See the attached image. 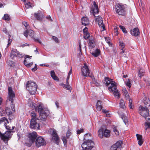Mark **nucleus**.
Returning <instances> with one entry per match:
<instances>
[{
	"label": "nucleus",
	"instance_id": "nucleus-1",
	"mask_svg": "<svg viewBox=\"0 0 150 150\" xmlns=\"http://www.w3.org/2000/svg\"><path fill=\"white\" fill-rule=\"evenodd\" d=\"M28 104L32 109H35L36 111L39 112L40 120L41 121L45 122L43 123L44 125H46L47 122L45 121L47 117L49 114V111L45 109H44L41 104H40L36 106V104L33 102L30 99L28 100Z\"/></svg>",
	"mask_w": 150,
	"mask_h": 150
},
{
	"label": "nucleus",
	"instance_id": "nucleus-2",
	"mask_svg": "<svg viewBox=\"0 0 150 150\" xmlns=\"http://www.w3.org/2000/svg\"><path fill=\"white\" fill-rule=\"evenodd\" d=\"M104 83H105L106 86L108 87L109 91L113 92L114 96L119 98V93L118 90L117 89L116 83L112 79L108 77L105 78Z\"/></svg>",
	"mask_w": 150,
	"mask_h": 150
},
{
	"label": "nucleus",
	"instance_id": "nucleus-3",
	"mask_svg": "<svg viewBox=\"0 0 150 150\" xmlns=\"http://www.w3.org/2000/svg\"><path fill=\"white\" fill-rule=\"evenodd\" d=\"M38 86L35 82L28 81L26 85V88L31 95L35 94L37 91Z\"/></svg>",
	"mask_w": 150,
	"mask_h": 150
},
{
	"label": "nucleus",
	"instance_id": "nucleus-4",
	"mask_svg": "<svg viewBox=\"0 0 150 150\" xmlns=\"http://www.w3.org/2000/svg\"><path fill=\"white\" fill-rule=\"evenodd\" d=\"M115 11L119 15L124 16L125 14V7L124 5L117 4L115 6Z\"/></svg>",
	"mask_w": 150,
	"mask_h": 150
},
{
	"label": "nucleus",
	"instance_id": "nucleus-5",
	"mask_svg": "<svg viewBox=\"0 0 150 150\" xmlns=\"http://www.w3.org/2000/svg\"><path fill=\"white\" fill-rule=\"evenodd\" d=\"M94 143L89 139L84 141L81 145L83 150H91L93 147Z\"/></svg>",
	"mask_w": 150,
	"mask_h": 150
},
{
	"label": "nucleus",
	"instance_id": "nucleus-6",
	"mask_svg": "<svg viewBox=\"0 0 150 150\" xmlns=\"http://www.w3.org/2000/svg\"><path fill=\"white\" fill-rule=\"evenodd\" d=\"M138 112L141 115L145 118H146L149 114V109L147 106H146L145 108L142 105H140L139 107Z\"/></svg>",
	"mask_w": 150,
	"mask_h": 150
},
{
	"label": "nucleus",
	"instance_id": "nucleus-7",
	"mask_svg": "<svg viewBox=\"0 0 150 150\" xmlns=\"http://www.w3.org/2000/svg\"><path fill=\"white\" fill-rule=\"evenodd\" d=\"M15 97V93L13 90L12 88L11 87L8 86V96L7 98L6 101H11L13 103V99Z\"/></svg>",
	"mask_w": 150,
	"mask_h": 150
},
{
	"label": "nucleus",
	"instance_id": "nucleus-8",
	"mask_svg": "<svg viewBox=\"0 0 150 150\" xmlns=\"http://www.w3.org/2000/svg\"><path fill=\"white\" fill-rule=\"evenodd\" d=\"M13 132L11 130L6 132L5 133L3 134L2 137L1 138V139L3 140L6 144H7L8 143V140L11 136L12 134V133Z\"/></svg>",
	"mask_w": 150,
	"mask_h": 150
},
{
	"label": "nucleus",
	"instance_id": "nucleus-9",
	"mask_svg": "<svg viewBox=\"0 0 150 150\" xmlns=\"http://www.w3.org/2000/svg\"><path fill=\"white\" fill-rule=\"evenodd\" d=\"M24 56L23 54L22 53L16 49H13L10 54V57L12 59H14L15 57H17L18 58H21Z\"/></svg>",
	"mask_w": 150,
	"mask_h": 150
},
{
	"label": "nucleus",
	"instance_id": "nucleus-10",
	"mask_svg": "<svg viewBox=\"0 0 150 150\" xmlns=\"http://www.w3.org/2000/svg\"><path fill=\"white\" fill-rule=\"evenodd\" d=\"M24 35L26 37H27L28 35L31 37V38H33L35 41L38 42L39 43H41V42L39 40L37 39H35L34 37V32L32 30H28L27 29L24 33Z\"/></svg>",
	"mask_w": 150,
	"mask_h": 150
},
{
	"label": "nucleus",
	"instance_id": "nucleus-11",
	"mask_svg": "<svg viewBox=\"0 0 150 150\" xmlns=\"http://www.w3.org/2000/svg\"><path fill=\"white\" fill-rule=\"evenodd\" d=\"M81 71L82 74L84 76H91L89 75V70L86 64H84V66L81 68Z\"/></svg>",
	"mask_w": 150,
	"mask_h": 150
},
{
	"label": "nucleus",
	"instance_id": "nucleus-12",
	"mask_svg": "<svg viewBox=\"0 0 150 150\" xmlns=\"http://www.w3.org/2000/svg\"><path fill=\"white\" fill-rule=\"evenodd\" d=\"M35 144L37 147H39L45 145L46 142L44 139L42 137L40 136L36 139Z\"/></svg>",
	"mask_w": 150,
	"mask_h": 150
},
{
	"label": "nucleus",
	"instance_id": "nucleus-13",
	"mask_svg": "<svg viewBox=\"0 0 150 150\" xmlns=\"http://www.w3.org/2000/svg\"><path fill=\"white\" fill-rule=\"evenodd\" d=\"M48 132L52 136V139L57 143L58 141L59 137L56 131L54 129H50Z\"/></svg>",
	"mask_w": 150,
	"mask_h": 150
},
{
	"label": "nucleus",
	"instance_id": "nucleus-14",
	"mask_svg": "<svg viewBox=\"0 0 150 150\" xmlns=\"http://www.w3.org/2000/svg\"><path fill=\"white\" fill-rule=\"evenodd\" d=\"M122 142L121 141L117 142L111 146L110 150H120L122 147Z\"/></svg>",
	"mask_w": 150,
	"mask_h": 150
},
{
	"label": "nucleus",
	"instance_id": "nucleus-15",
	"mask_svg": "<svg viewBox=\"0 0 150 150\" xmlns=\"http://www.w3.org/2000/svg\"><path fill=\"white\" fill-rule=\"evenodd\" d=\"M95 21L96 22L98 23V25L100 27H102L103 29L102 31L104 30H105V26L103 24V19L100 16H97V18L95 19Z\"/></svg>",
	"mask_w": 150,
	"mask_h": 150
},
{
	"label": "nucleus",
	"instance_id": "nucleus-16",
	"mask_svg": "<svg viewBox=\"0 0 150 150\" xmlns=\"http://www.w3.org/2000/svg\"><path fill=\"white\" fill-rule=\"evenodd\" d=\"M37 136V133L35 132L29 133L28 135L29 141L30 142L32 143H33L35 142Z\"/></svg>",
	"mask_w": 150,
	"mask_h": 150
},
{
	"label": "nucleus",
	"instance_id": "nucleus-17",
	"mask_svg": "<svg viewBox=\"0 0 150 150\" xmlns=\"http://www.w3.org/2000/svg\"><path fill=\"white\" fill-rule=\"evenodd\" d=\"M91 12L93 13L94 16L98 13V6L96 4L95 1L93 2V5L91 10Z\"/></svg>",
	"mask_w": 150,
	"mask_h": 150
},
{
	"label": "nucleus",
	"instance_id": "nucleus-18",
	"mask_svg": "<svg viewBox=\"0 0 150 150\" xmlns=\"http://www.w3.org/2000/svg\"><path fill=\"white\" fill-rule=\"evenodd\" d=\"M37 120L31 119L30 125V127L31 128L36 129H39L40 125L39 123H38L36 122Z\"/></svg>",
	"mask_w": 150,
	"mask_h": 150
},
{
	"label": "nucleus",
	"instance_id": "nucleus-19",
	"mask_svg": "<svg viewBox=\"0 0 150 150\" xmlns=\"http://www.w3.org/2000/svg\"><path fill=\"white\" fill-rule=\"evenodd\" d=\"M32 56L29 57L28 55L25 56V59L24 63V64L27 67H29L33 64V62H29L30 59L29 58L30 57H31Z\"/></svg>",
	"mask_w": 150,
	"mask_h": 150
},
{
	"label": "nucleus",
	"instance_id": "nucleus-20",
	"mask_svg": "<svg viewBox=\"0 0 150 150\" xmlns=\"http://www.w3.org/2000/svg\"><path fill=\"white\" fill-rule=\"evenodd\" d=\"M131 35L134 36H137L138 35L140 32L138 28H136L131 30Z\"/></svg>",
	"mask_w": 150,
	"mask_h": 150
},
{
	"label": "nucleus",
	"instance_id": "nucleus-21",
	"mask_svg": "<svg viewBox=\"0 0 150 150\" xmlns=\"http://www.w3.org/2000/svg\"><path fill=\"white\" fill-rule=\"evenodd\" d=\"M35 16L37 20H41L43 18V14L40 11H38V13H35Z\"/></svg>",
	"mask_w": 150,
	"mask_h": 150
},
{
	"label": "nucleus",
	"instance_id": "nucleus-22",
	"mask_svg": "<svg viewBox=\"0 0 150 150\" xmlns=\"http://www.w3.org/2000/svg\"><path fill=\"white\" fill-rule=\"evenodd\" d=\"M136 136L137 140H138V144L140 146H141L143 143L142 136L138 134H137Z\"/></svg>",
	"mask_w": 150,
	"mask_h": 150
},
{
	"label": "nucleus",
	"instance_id": "nucleus-23",
	"mask_svg": "<svg viewBox=\"0 0 150 150\" xmlns=\"http://www.w3.org/2000/svg\"><path fill=\"white\" fill-rule=\"evenodd\" d=\"M81 22L82 24L85 26L88 25L89 23V21L88 18L83 17L81 18Z\"/></svg>",
	"mask_w": 150,
	"mask_h": 150
},
{
	"label": "nucleus",
	"instance_id": "nucleus-24",
	"mask_svg": "<svg viewBox=\"0 0 150 150\" xmlns=\"http://www.w3.org/2000/svg\"><path fill=\"white\" fill-rule=\"evenodd\" d=\"M4 122V125L6 128L8 130H11V129H10L9 128H8V127L6 126V122H8V120L5 117H3L1 118L0 119V124L2 122Z\"/></svg>",
	"mask_w": 150,
	"mask_h": 150
},
{
	"label": "nucleus",
	"instance_id": "nucleus-25",
	"mask_svg": "<svg viewBox=\"0 0 150 150\" xmlns=\"http://www.w3.org/2000/svg\"><path fill=\"white\" fill-rule=\"evenodd\" d=\"M91 54L94 57H97L100 54V50L98 49H96L95 50L93 51L91 53Z\"/></svg>",
	"mask_w": 150,
	"mask_h": 150
},
{
	"label": "nucleus",
	"instance_id": "nucleus-26",
	"mask_svg": "<svg viewBox=\"0 0 150 150\" xmlns=\"http://www.w3.org/2000/svg\"><path fill=\"white\" fill-rule=\"evenodd\" d=\"M98 134L99 137L100 138H102L104 135L103 129L102 127L98 130Z\"/></svg>",
	"mask_w": 150,
	"mask_h": 150
},
{
	"label": "nucleus",
	"instance_id": "nucleus-27",
	"mask_svg": "<svg viewBox=\"0 0 150 150\" xmlns=\"http://www.w3.org/2000/svg\"><path fill=\"white\" fill-rule=\"evenodd\" d=\"M89 46L91 48H93L95 47V44L94 40L92 39H89Z\"/></svg>",
	"mask_w": 150,
	"mask_h": 150
},
{
	"label": "nucleus",
	"instance_id": "nucleus-28",
	"mask_svg": "<svg viewBox=\"0 0 150 150\" xmlns=\"http://www.w3.org/2000/svg\"><path fill=\"white\" fill-rule=\"evenodd\" d=\"M30 116L32 117L31 119H33V120H38L39 119L37 117L36 113L34 112H32L30 113Z\"/></svg>",
	"mask_w": 150,
	"mask_h": 150
},
{
	"label": "nucleus",
	"instance_id": "nucleus-29",
	"mask_svg": "<svg viewBox=\"0 0 150 150\" xmlns=\"http://www.w3.org/2000/svg\"><path fill=\"white\" fill-rule=\"evenodd\" d=\"M50 74L51 76L54 80L56 81L58 80V78L55 75V73L54 71H51Z\"/></svg>",
	"mask_w": 150,
	"mask_h": 150
},
{
	"label": "nucleus",
	"instance_id": "nucleus-30",
	"mask_svg": "<svg viewBox=\"0 0 150 150\" xmlns=\"http://www.w3.org/2000/svg\"><path fill=\"white\" fill-rule=\"evenodd\" d=\"M110 130L105 129L104 132V135L106 137H108L110 136Z\"/></svg>",
	"mask_w": 150,
	"mask_h": 150
},
{
	"label": "nucleus",
	"instance_id": "nucleus-31",
	"mask_svg": "<svg viewBox=\"0 0 150 150\" xmlns=\"http://www.w3.org/2000/svg\"><path fill=\"white\" fill-rule=\"evenodd\" d=\"M144 69L141 68L140 69L138 73V75L139 76L141 77L143 76L144 75Z\"/></svg>",
	"mask_w": 150,
	"mask_h": 150
},
{
	"label": "nucleus",
	"instance_id": "nucleus-32",
	"mask_svg": "<svg viewBox=\"0 0 150 150\" xmlns=\"http://www.w3.org/2000/svg\"><path fill=\"white\" fill-rule=\"evenodd\" d=\"M120 108L124 109L125 107L124 101L122 100L121 99L120 103Z\"/></svg>",
	"mask_w": 150,
	"mask_h": 150
},
{
	"label": "nucleus",
	"instance_id": "nucleus-33",
	"mask_svg": "<svg viewBox=\"0 0 150 150\" xmlns=\"http://www.w3.org/2000/svg\"><path fill=\"white\" fill-rule=\"evenodd\" d=\"M121 118L123 120V122L125 125L128 122V120L127 117L124 115H122Z\"/></svg>",
	"mask_w": 150,
	"mask_h": 150
},
{
	"label": "nucleus",
	"instance_id": "nucleus-34",
	"mask_svg": "<svg viewBox=\"0 0 150 150\" xmlns=\"http://www.w3.org/2000/svg\"><path fill=\"white\" fill-rule=\"evenodd\" d=\"M2 19L5 21H9L10 20V18L8 14H5L2 17Z\"/></svg>",
	"mask_w": 150,
	"mask_h": 150
},
{
	"label": "nucleus",
	"instance_id": "nucleus-35",
	"mask_svg": "<svg viewBox=\"0 0 150 150\" xmlns=\"http://www.w3.org/2000/svg\"><path fill=\"white\" fill-rule=\"evenodd\" d=\"M61 85L62 86L68 90H71V88L69 84H65L63 83L61 84Z\"/></svg>",
	"mask_w": 150,
	"mask_h": 150
},
{
	"label": "nucleus",
	"instance_id": "nucleus-36",
	"mask_svg": "<svg viewBox=\"0 0 150 150\" xmlns=\"http://www.w3.org/2000/svg\"><path fill=\"white\" fill-rule=\"evenodd\" d=\"M123 92L125 97L128 99L129 98V96L127 90L125 89H124L123 90Z\"/></svg>",
	"mask_w": 150,
	"mask_h": 150
},
{
	"label": "nucleus",
	"instance_id": "nucleus-37",
	"mask_svg": "<svg viewBox=\"0 0 150 150\" xmlns=\"http://www.w3.org/2000/svg\"><path fill=\"white\" fill-rule=\"evenodd\" d=\"M5 111L6 114L8 115H9L12 114V112L10 111V109L8 108H6Z\"/></svg>",
	"mask_w": 150,
	"mask_h": 150
},
{
	"label": "nucleus",
	"instance_id": "nucleus-38",
	"mask_svg": "<svg viewBox=\"0 0 150 150\" xmlns=\"http://www.w3.org/2000/svg\"><path fill=\"white\" fill-rule=\"evenodd\" d=\"M2 101V99L1 97H0V105H1V103ZM4 110H3L2 109L0 106V115L1 116L3 115V112Z\"/></svg>",
	"mask_w": 150,
	"mask_h": 150
},
{
	"label": "nucleus",
	"instance_id": "nucleus-39",
	"mask_svg": "<svg viewBox=\"0 0 150 150\" xmlns=\"http://www.w3.org/2000/svg\"><path fill=\"white\" fill-rule=\"evenodd\" d=\"M129 107L130 109H133V107H134L133 105L132 104V101L131 99H129Z\"/></svg>",
	"mask_w": 150,
	"mask_h": 150
},
{
	"label": "nucleus",
	"instance_id": "nucleus-40",
	"mask_svg": "<svg viewBox=\"0 0 150 150\" xmlns=\"http://www.w3.org/2000/svg\"><path fill=\"white\" fill-rule=\"evenodd\" d=\"M84 34L83 37L85 39H87L90 37V34L89 33H85Z\"/></svg>",
	"mask_w": 150,
	"mask_h": 150
},
{
	"label": "nucleus",
	"instance_id": "nucleus-41",
	"mask_svg": "<svg viewBox=\"0 0 150 150\" xmlns=\"http://www.w3.org/2000/svg\"><path fill=\"white\" fill-rule=\"evenodd\" d=\"M149 102V100L148 98H145L144 100V104L146 106L148 104V103Z\"/></svg>",
	"mask_w": 150,
	"mask_h": 150
},
{
	"label": "nucleus",
	"instance_id": "nucleus-42",
	"mask_svg": "<svg viewBox=\"0 0 150 150\" xmlns=\"http://www.w3.org/2000/svg\"><path fill=\"white\" fill-rule=\"evenodd\" d=\"M120 28L122 30L124 33H127V31L126 30L125 28L123 26H120Z\"/></svg>",
	"mask_w": 150,
	"mask_h": 150
},
{
	"label": "nucleus",
	"instance_id": "nucleus-43",
	"mask_svg": "<svg viewBox=\"0 0 150 150\" xmlns=\"http://www.w3.org/2000/svg\"><path fill=\"white\" fill-rule=\"evenodd\" d=\"M125 82L126 85L129 88H130L131 86V84L129 80L128 79Z\"/></svg>",
	"mask_w": 150,
	"mask_h": 150
},
{
	"label": "nucleus",
	"instance_id": "nucleus-44",
	"mask_svg": "<svg viewBox=\"0 0 150 150\" xmlns=\"http://www.w3.org/2000/svg\"><path fill=\"white\" fill-rule=\"evenodd\" d=\"M25 6L27 8H28L30 7H32L30 3L29 2L25 4Z\"/></svg>",
	"mask_w": 150,
	"mask_h": 150
},
{
	"label": "nucleus",
	"instance_id": "nucleus-45",
	"mask_svg": "<svg viewBox=\"0 0 150 150\" xmlns=\"http://www.w3.org/2000/svg\"><path fill=\"white\" fill-rule=\"evenodd\" d=\"M91 136L90 134L89 133H87L84 135V139L86 140V139L88 140L87 139L88 137H89Z\"/></svg>",
	"mask_w": 150,
	"mask_h": 150
},
{
	"label": "nucleus",
	"instance_id": "nucleus-46",
	"mask_svg": "<svg viewBox=\"0 0 150 150\" xmlns=\"http://www.w3.org/2000/svg\"><path fill=\"white\" fill-rule=\"evenodd\" d=\"M62 139L64 143V145H66L67 144V140L66 137L65 136H63L62 137Z\"/></svg>",
	"mask_w": 150,
	"mask_h": 150
},
{
	"label": "nucleus",
	"instance_id": "nucleus-47",
	"mask_svg": "<svg viewBox=\"0 0 150 150\" xmlns=\"http://www.w3.org/2000/svg\"><path fill=\"white\" fill-rule=\"evenodd\" d=\"M145 126L146 127V130L147 128L150 127V122H147L145 123Z\"/></svg>",
	"mask_w": 150,
	"mask_h": 150
},
{
	"label": "nucleus",
	"instance_id": "nucleus-48",
	"mask_svg": "<svg viewBox=\"0 0 150 150\" xmlns=\"http://www.w3.org/2000/svg\"><path fill=\"white\" fill-rule=\"evenodd\" d=\"M113 131L115 133V134L118 135L119 134V131L117 130L116 127H114L113 129Z\"/></svg>",
	"mask_w": 150,
	"mask_h": 150
},
{
	"label": "nucleus",
	"instance_id": "nucleus-49",
	"mask_svg": "<svg viewBox=\"0 0 150 150\" xmlns=\"http://www.w3.org/2000/svg\"><path fill=\"white\" fill-rule=\"evenodd\" d=\"M23 24L25 26L26 29L29 28V26L27 22L25 21L23 22Z\"/></svg>",
	"mask_w": 150,
	"mask_h": 150
},
{
	"label": "nucleus",
	"instance_id": "nucleus-50",
	"mask_svg": "<svg viewBox=\"0 0 150 150\" xmlns=\"http://www.w3.org/2000/svg\"><path fill=\"white\" fill-rule=\"evenodd\" d=\"M102 106H96V110L97 111H100L102 108Z\"/></svg>",
	"mask_w": 150,
	"mask_h": 150
},
{
	"label": "nucleus",
	"instance_id": "nucleus-51",
	"mask_svg": "<svg viewBox=\"0 0 150 150\" xmlns=\"http://www.w3.org/2000/svg\"><path fill=\"white\" fill-rule=\"evenodd\" d=\"M83 129H78L77 131V134H79L83 132Z\"/></svg>",
	"mask_w": 150,
	"mask_h": 150
},
{
	"label": "nucleus",
	"instance_id": "nucleus-52",
	"mask_svg": "<svg viewBox=\"0 0 150 150\" xmlns=\"http://www.w3.org/2000/svg\"><path fill=\"white\" fill-rule=\"evenodd\" d=\"M8 36L9 39L8 40V42L7 44V47H8L9 46V44L11 43V42H12V40L10 39V38L11 37V35H9Z\"/></svg>",
	"mask_w": 150,
	"mask_h": 150
},
{
	"label": "nucleus",
	"instance_id": "nucleus-53",
	"mask_svg": "<svg viewBox=\"0 0 150 150\" xmlns=\"http://www.w3.org/2000/svg\"><path fill=\"white\" fill-rule=\"evenodd\" d=\"M52 38L56 42H59L58 39L56 37L53 36Z\"/></svg>",
	"mask_w": 150,
	"mask_h": 150
},
{
	"label": "nucleus",
	"instance_id": "nucleus-54",
	"mask_svg": "<svg viewBox=\"0 0 150 150\" xmlns=\"http://www.w3.org/2000/svg\"><path fill=\"white\" fill-rule=\"evenodd\" d=\"M96 106H102L101 105V102L100 100H98Z\"/></svg>",
	"mask_w": 150,
	"mask_h": 150
},
{
	"label": "nucleus",
	"instance_id": "nucleus-55",
	"mask_svg": "<svg viewBox=\"0 0 150 150\" xmlns=\"http://www.w3.org/2000/svg\"><path fill=\"white\" fill-rule=\"evenodd\" d=\"M105 40L106 42L108 44L110 43V40L109 38L105 37Z\"/></svg>",
	"mask_w": 150,
	"mask_h": 150
},
{
	"label": "nucleus",
	"instance_id": "nucleus-56",
	"mask_svg": "<svg viewBox=\"0 0 150 150\" xmlns=\"http://www.w3.org/2000/svg\"><path fill=\"white\" fill-rule=\"evenodd\" d=\"M83 33H88V28L87 27H85V28L83 29Z\"/></svg>",
	"mask_w": 150,
	"mask_h": 150
},
{
	"label": "nucleus",
	"instance_id": "nucleus-57",
	"mask_svg": "<svg viewBox=\"0 0 150 150\" xmlns=\"http://www.w3.org/2000/svg\"><path fill=\"white\" fill-rule=\"evenodd\" d=\"M37 69V65L35 64V67L33 68L32 69V71H35Z\"/></svg>",
	"mask_w": 150,
	"mask_h": 150
},
{
	"label": "nucleus",
	"instance_id": "nucleus-58",
	"mask_svg": "<svg viewBox=\"0 0 150 150\" xmlns=\"http://www.w3.org/2000/svg\"><path fill=\"white\" fill-rule=\"evenodd\" d=\"M119 45L120 46L122 47V48H124L125 47L124 44L123 42H120Z\"/></svg>",
	"mask_w": 150,
	"mask_h": 150
},
{
	"label": "nucleus",
	"instance_id": "nucleus-59",
	"mask_svg": "<svg viewBox=\"0 0 150 150\" xmlns=\"http://www.w3.org/2000/svg\"><path fill=\"white\" fill-rule=\"evenodd\" d=\"M79 48L78 49V50H79L80 52H81V44L80 42H79Z\"/></svg>",
	"mask_w": 150,
	"mask_h": 150
},
{
	"label": "nucleus",
	"instance_id": "nucleus-60",
	"mask_svg": "<svg viewBox=\"0 0 150 150\" xmlns=\"http://www.w3.org/2000/svg\"><path fill=\"white\" fill-rule=\"evenodd\" d=\"M70 133L71 132L70 131H68L67 132V133L66 136L67 138H68V137L70 135Z\"/></svg>",
	"mask_w": 150,
	"mask_h": 150
},
{
	"label": "nucleus",
	"instance_id": "nucleus-61",
	"mask_svg": "<svg viewBox=\"0 0 150 150\" xmlns=\"http://www.w3.org/2000/svg\"><path fill=\"white\" fill-rule=\"evenodd\" d=\"M108 111L106 110L103 109L102 110V112L105 113H107L108 112Z\"/></svg>",
	"mask_w": 150,
	"mask_h": 150
},
{
	"label": "nucleus",
	"instance_id": "nucleus-62",
	"mask_svg": "<svg viewBox=\"0 0 150 150\" xmlns=\"http://www.w3.org/2000/svg\"><path fill=\"white\" fill-rule=\"evenodd\" d=\"M11 108H12V110L13 111L14 110V105L13 104H12L11 105Z\"/></svg>",
	"mask_w": 150,
	"mask_h": 150
},
{
	"label": "nucleus",
	"instance_id": "nucleus-63",
	"mask_svg": "<svg viewBox=\"0 0 150 150\" xmlns=\"http://www.w3.org/2000/svg\"><path fill=\"white\" fill-rule=\"evenodd\" d=\"M46 18L47 19H49L50 20V21H52V20L51 19V17L50 16H47V17H46Z\"/></svg>",
	"mask_w": 150,
	"mask_h": 150
},
{
	"label": "nucleus",
	"instance_id": "nucleus-64",
	"mask_svg": "<svg viewBox=\"0 0 150 150\" xmlns=\"http://www.w3.org/2000/svg\"><path fill=\"white\" fill-rule=\"evenodd\" d=\"M59 104L58 102H55V105L57 108H59Z\"/></svg>",
	"mask_w": 150,
	"mask_h": 150
}]
</instances>
